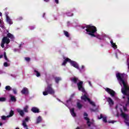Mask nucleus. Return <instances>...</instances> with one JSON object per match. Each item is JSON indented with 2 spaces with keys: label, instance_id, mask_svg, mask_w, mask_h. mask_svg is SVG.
Returning a JSON list of instances; mask_svg holds the SVG:
<instances>
[{
  "label": "nucleus",
  "instance_id": "nucleus-51",
  "mask_svg": "<svg viewBox=\"0 0 129 129\" xmlns=\"http://www.w3.org/2000/svg\"><path fill=\"white\" fill-rule=\"evenodd\" d=\"M92 111H95V110L92 109Z\"/></svg>",
  "mask_w": 129,
  "mask_h": 129
},
{
  "label": "nucleus",
  "instance_id": "nucleus-41",
  "mask_svg": "<svg viewBox=\"0 0 129 129\" xmlns=\"http://www.w3.org/2000/svg\"><path fill=\"white\" fill-rule=\"evenodd\" d=\"M88 82L90 86H92V85L91 84V81H88Z\"/></svg>",
  "mask_w": 129,
  "mask_h": 129
},
{
  "label": "nucleus",
  "instance_id": "nucleus-59",
  "mask_svg": "<svg viewBox=\"0 0 129 129\" xmlns=\"http://www.w3.org/2000/svg\"><path fill=\"white\" fill-rule=\"evenodd\" d=\"M116 108H117V106H116Z\"/></svg>",
  "mask_w": 129,
  "mask_h": 129
},
{
  "label": "nucleus",
  "instance_id": "nucleus-28",
  "mask_svg": "<svg viewBox=\"0 0 129 129\" xmlns=\"http://www.w3.org/2000/svg\"><path fill=\"white\" fill-rule=\"evenodd\" d=\"M88 102H89L90 104H91V105H92L93 106H96L95 105V103H94V102H93L92 101H91V100H90L89 101H88Z\"/></svg>",
  "mask_w": 129,
  "mask_h": 129
},
{
  "label": "nucleus",
  "instance_id": "nucleus-20",
  "mask_svg": "<svg viewBox=\"0 0 129 129\" xmlns=\"http://www.w3.org/2000/svg\"><path fill=\"white\" fill-rule=\"evenodd\" d=\"M14 114H15V111H14L13 110H11L9 113V115H7V117H12Z\"/></svg>",
  "mask_w": 129,
  "mask_h": 129
},
{
  "label": "nucleus",
  "instance_id": "nucleus-7",
  "mask_svg": "<svg viewBox=\"0 0 129 129\" xmlns=\"http://www.w3.org/2000/svg\"><path fill=\"white\" fill-rule=\"evenodd\" d=\"M121 116L123 118H124V122L125 123L126 125H127L128 126H129V116L127 114H125L123 112H122L121 113Z\"/></svg>",
  "mask_w": 129,
  "mask_h": 129
},
{
  "label": "nucleus",
  "instance_id": "nucleus-13",
  "mask_svg": "<svg viewBox=\"0 0 129 129\" xmlns=\"http://www.w3.org/2000/svg\"><path fill=\"white\" fill-rule=\"evenodd\" d=\"M107 101L108 102L109 105H113L114 104V102L112 99L110 97H108L107 98Z\"/></svg>",
  "mask_w": 129,
  "mask_h": 129
},
{
  "label": "nucleus",
  "instance_id": "nucleus-12",
  "mask_svg": "<svg viewBox=\"0 0 129 129\" xmlns=\"http://www.w3.org/2000/svg\"><path fill=\"white\" fill-rule=\"evenodd\" d=\"M2 42L5 43V44H10V42H11V40L9 38H8V37H3Z\"/></svg>",
  "mask_w": 129,
  "mask_h": 129
},
{
  "label": "nucleus",
  "instance_id": "nucleus-54",
  "mask_svg": "<svg viewBox=\"0 0 129 129\" xmlns=\"http://www.w3.org/2000/svg\"><path fill=\"white\" fill-rule=\"evenodd\" d=\"M72 16H73V14H72V15L71 16V17H72Z\"/></svg>",
  "mask_w": 129,
  "mask_h": 129
},
{
  "label": "nucleus",
  "instance_id": "nucleus-29",
  "mask_svg": "<svg viewBox=\"0 0 129 129\" xmlns=\"http://www.w3.org/2000/svg\"><path fill=\"white\" fill-rule=\"evenodd\" d=\"M34 72L36 73L37 77H40V76H41V74H40V73L38 71L34 70Z\"/></svg>",
  "mask_w": 129,
  "mask_h": 129
},
{
  "label": "nucleus",
  "instance_id": "nucleus-35",
  "mask_svg": "<svg viewBox=\"0 0 129 129\" xmlns=\"http://www.w3.org/2000/svg\"><path fill=\"white\" fill-rule=\"evenodd\" d=\"M25 59L27 62H30V60H31V58H30V57H25Z\"/></svg>",
  "mask_w": 129,
  "mask_h": 129
},
{
  "label": "nucleus",
  "instance_id": "nucleus-14",
  "mask_svg": "<svg viewBox=\"0 0 129 129\" xmlns=\"http://www.w3.org/2000/svg\"><path fill=\"white\" fill-rule=\"evenodd\" d=\"M31 111L34 112V113H39L40 112V109L36 107H33L31 109Z\"/></svg>",
  "mask_w": 129,
  "mask_h": 129
},
{
  "label": "nucleus",
  "instance_id": "nucleus-56",
  "mask_svg": "<svg viewBox=\"0 0 129 129\" xmlns=\"http://www.w3.org/2000/svg\"><path fill=\"white\" fill-rule=\"evenodd\" d=\"M2 22H1V19H0V24H1Z\"/></svg>",
  "mask_w": 129,
  "mask_h": 129
},
{
  "label": "nucleus",
  "instance_id": "nucleus-11",
  "mask_svg": "<svg viewBox=\"0 0 129 129\" xmlns=\"http://www.w3.org/2000/svg\"><path fill=\"white\" fill-rule=\"evenodd\" d=\"M21 92L22 94L28 95L29 94V89H28V88L24 87L23 88Z\"/></svg>",
  "mask_w": 129,
  "mask_h": 129
},
{
  "label": "nucleus",
  "instance_id": "nucleus-3",
  "mask_svg": "<svg viewBox=\"0 0 129 129\" xmlns=\"http://www.w3.org/2000/svg\"><path fill=\"white\" fill-rule=\"evenodd\" d=\"M86 31L87 32V34L91 36V37H96V35L94 34L95 33L97 32V29L94 26H92L91 25H88L86 26Z\"/></svg>",
  "mask_w": 129,
  "mask_h": 129
},
{
  "label": "nucleus",
  "instance_id": "nucleus-42",
  "mask_svg": "<svg viewBox=\"0 0 129 129\" xmlns=\"http://www.w3.org/2000/svg\"><path fill=\"white\" fill-rule=\"evenodd\" d=\"M55 2L57 4H59V0H55Z\"/></svg>",
  "mask_w": 129,
  "mask_h": 129
},
{
  "label": "nucleus",
  "instance_id": "nucleus-17",
  "mask_svg": "<svg viewBox=\"0 0 129 129\" xmlns=\"http://www.w3.org/2000/svg\"><path fill=\"white\" fill-rule=\"evenodd\" d=\"M70 112L72 116L74 117L76 116V113H75V108H72L70 109Z\"/></svg>",
  "mask_w": 129,
  "mask_h": 129
},
{
  "label": "nucleus",
  "instance_id": "nucleus-16",
  "mask_svg": "<svg viewBox=\"0 0 129 129\" xmlns=\"http://www.w3.org/2000/svg\"><path fill=\"white\" fill-rule=\"evenodd\" d=\"M10 101H12V102H16L17 101V98L15 96L13 95H10Z\"/></svg>",
  "mask_w": 129,
  "mask_h": 129
},
{
  "label": "nucleus",
  "instance_id": "nucleus-50",
  "mask_svg": "<svg viewBox=\"0 0 129 129\" xmlns=\"http://www.w3.org/2000/svg\"><path fill=\"white\" fill-rule=\"evenodd\" d=\"M19 19H20V20H22L23 19V18L22 17H20Z\"/></svg>",
  "mask_w": 129,
  "mask_h": 129
},
{
  "label": "nucleus",
  "instance_id": "nucleus-19",
  "mask_svg": "<svg viewBox=\"0 0 129 129\" xmlns=\"http://www.w3.org/2000/svg\"><path fill=\"white\" fill-rule=\"evenodd\" d=\"M84 118L85 119V120H87V123L88 126H90V125H91V124L90 123V119H89V118L88 117H84Z\"/></svg>",
  "mask_w": 129,
  "mask_h": 129
},
{
  "label": "nucleus",
  "instance_id": "nucleus-25",
  "mask_svg": "<svg viewBox=\"0 0 129 129\" xmlns=\"http://www.w3.org/2000/svg\"><path fill=\"white\" fill-rule=\"evenodd\" d=\"M77 107H78V108H79V109H81V108H82L83 105L80 102H78L77 104Z\"/></svg>",
  "mask_w": 129,
  "mask_h": 129
},
{
  "label": "nucleus",
  "instance_id": "nucleus-36",
  "mask_svg": "<svg viewBox=\"0 0 129 129\" xmlns=\"http://www.w3.org/2000/svg\"><path fill=\"white\" fill-rule=\"evenodd\" d=\"M4 67H8V66H9V64L8 63V62H5L4 63Z\"/></svg>",
  "mask_w": 129,
  "mask_h": 129
},
{
  "label": "nucleus",
  "instance_id": "nucleus-53",
  "mask_svg": "<svg viewBox=\"0 0 129 129\" xmlns=\"http://www.w3.org/2000/svg\"><path fill=\"white\" fill-rule=\"evenodd\" d=\"M45 14L44 13V14H43V17L45 16Z\"/></svg>",
  "mask_w": 129,
  "mask_h": 129
},
{
  "label": "nucleus",
  "instance_id": "nucleus-9",
  "mask_svg": "<svg viewBox=\"0 0 129 129\" xmlns=\"http://www.w3.org/2000/svg\"><path fill=\"white\" fill-rule=\"evenodd\" d=\"M30 120V118L29 117H26L25 119L22 121V125L26 129H29L28 127V125H27V123Z\"/></svg>",
  "mask_w": 129,
  "mask_h": 129
},
{
  "label": "nucleus",
  "instance_id": "nucleus-58",
  "mask_svg": "<svg viewBox=\"0 0 129 129\" xmlns=\"http://www.w3.org/2000/svg\"><path fill=\"white\" fill-rule=\"evenodd\" d=\"M69 101V100H68V101H67V102H68Z\"/></svg>",
  "mask_w": 129,
  "mask_h": 129
},
{
  "label": "nucleus",
  "instance_id": "nucleus-37",
  "mask_svg": "<svg viewBox=\"0 0 129 129\" xmlns=\"http://www.w3.org/2000/svg\"><path fill=\"white\" fill-rule=\"evenodd\" d=\"M84 117H87L88 116V114H87V113H86V112H84Z\"/></svg>",
  "mask_w": 129,
  "mask_h": 129
},
{
  "label": "nucleus",
  "instance_id": "nucleus-31",
  "mask_svg": "<svg viewBox=\"0 0 129 129\" xmlns=\"http://www.w3.org/2000/svg\"><path fill=\"white\" fill-rule=\"evenodd\" d=\"M4 58L5 60H6L7 61H9V59H8V57H7V53H6V52H4Z\"/></svg>",
  "mask_w": 129,
  "mask_h": 129
},
{
  "label": "nucleus",
  "instance_id": "nucleus-33",
  "mask_svg": "<svg viewBox=\"0 0 129 129\" xmlns=\"http://www.w3.org/2000/svg\"><path fill=\"white\" fill-rule=\"evenodd\" d=\"M5 44H6L5 42H1V46L2 48H5Z\"/></svg>",
  "mask_w": 129,
  "mask_h": 129
},
{
  "label": "nucleus",
  "instance_id": "nucleus-21",
  "mask_svg": "<svg viewBox=\"0 0 129 129\" xmlns=\"http://www.w3.org/2000/svg\"><path fill=\"white\" fill-rule=\"evenodd\" d=\"M110 43L112 45V48H113L114 49H117V45H116V44H115V43H113V41L111 40Z\"/></svg>",
  "mask_w": 129,
  "mask_h": 129
},
{
  "label": "nucleus",
  "instance_id": "nucleus-10",
  "mask_svg": "<svg viewBox=\"0 0 129 129\" xmlns=\"http://www.w3.org/2000/svg\"><path fill=\"white\" fill-rule=\"evenodd\" d=\"M101 118H102V120L104 122H105V123H106V122H107V117L106 116H103V115H102V114H100V116H98V119H101Z\"/></svg>",
  "mask_w": 129,
  "mask_h": 129
},
{
  "label": "nucleus",
  "instance_id": "nucleus-2",
  "mask_svg": "<svg viewBox=\"0 0 129 129\" xmlns=\"http://www.w3.org/2000/svg\"><path fill=\"white\" fill-rule=\"evenodd\" d=\"M77 86L79 91H81L84 93V95L82 96L81 97V99L84 100V101H89L90 99L87 96V93H86L85 89L83 87V82L80 81L78 83Z\"/></svg>",
  "mask_w": 129,
  "mask_h": 129
},
{
  "label": "nucleus",
  "instance_id": "nucleus-30",
  "mask_svg": "<svg viewBox=\"0 0 129 129\" xmlns=\"http://www.w3.org/2000/svg\"><path fill=\"white\" fill-rule=\"evenodd\" d=\"M6 90H7L8 91H10V90L12 89V88L10 86H7L5 87Z\"/></svg>",
  "mask_w": 129,
  "mask_h": 129
},
{
  "label": "nucleus",
  "instance_id": "nucleus-24",
  "mask_svg": "<svg viewBox=\"0 0 129 129\" xmlns=\"http://www.w3.org/2000/svg\"><path fill=\"white\" fill-rule=\"evenodd\" d=\"M55 81L56 83H59V81H61V79L60 77H55L54 78Z\"/></svg>",
  "mask_w": 129,
  "mask_h": 129
},
{
  "label": "nucleus",
  "instance_id": "nucleus-1",
  "mask_svg": "<svg viewBox=\"0 0 129 129\" xmlns=\"http://www.w3.org/2000/svg\"><path fill=\"white\" fill-rule=\"evenodd\" d=\"M126 76L127 77V75L124 74V73L120 74L119 73H116V77L119 81V84L121 86L123 84V88H121V93L123 95H125L127 97V101L126 105H127L129 103V86L126 84L125 81L123 79L124 77Z\"/></svg>",
  "mask_w": 129,
  "mask_h": 129
},
{
  "label": "nucleus",
  "instance_id": "nucleus-18",
  "mask_svg": "<svg viewBox=\"0 0 129 129\" xmlns=\"http://www.w3.org/2000/svg\"><path fill=\"white\" fill-rule=\"evenodd\" d=\"M7 22L9 23L10 25H13V21H12V19L10 18L9 16H6Z\"/></svg>",
  "mask_w": 129,
  "mask_h": 129
},
{
  "label": "nucleus",
  "instance_id": "nucleus-46",
  "mask_svg": "<svg viewBox=\"0 0 129 129\" xmlns=\"http://www.w3.org/2000/svg\"><path fill=\"white\" fill-rule=\"evenodd\" d=\"M124 111H126V107H124Z\"/></svg>",
  "mask_w": 129,
  "mask_h": 129
},
{
  "label": "nucleus",
  "instance_id": "nucleus-22",
  "mask_svg": "<svg viewBox=\"0 0 129 129\" xmlns=\"http://www.w3.org/2000/svg\"><path fill=\"white\" fill-rule=\"evenodd\" d=\"M7 37L10 38V39H12V40L13 39H15V37H14V35L12 34L11 33H8L7 34Z\"/></svg>",
  "mask_w": 129,
  "mask_h": 129
},
{
  "label": "nucleus",
  "instance_id": "nucleus-38",
  "mask_svg": "<svg viewBox=\"0 0 129 129\" xmlns=\"http://www.w3.org/2000/svg\"><path fill=\"white\" fill-rule=\"evenodd\" d=\"M116 121L114 120H110L108 121L109 123H114V122H116Z\"/></svg>",
  "mask_w": 129,
  "mask_h": 129
},
{
  "label": "nucleus",
  "instance_id": "nucleus-40",
  "mask_svg": "<svg viewBox=\"0 0 129 129\" xmlns=\"http://www.w3.org/2000/svg\"><path fill=\"white\" fill-rule=\"evenodd\" d=\"M35 29V26H30V30H34Z\"/></svg>",
  "mask_w": 129,
  "mask_h": 129
},
{
  "label": "nucleus",
  "instance_id": "nucleus-55",
  "mask_svg": "<svg viewBox=\"0 0 129 129\" xmlns=\"http://www.w3.org/2000/svg\"><path fill=\"white\" fill-rule=\"evenodd\" d=\"M16 129H20V128H18V127H17V128H16Z\"/></svg>",
  "mask_w": 129,
  "mask_h": 129
},
{
  "label": "nucleus",
  "instance_id": "nucleus-48",
  "mask_svg": "<svg viewBox=\"0 0 129 129\" xmlns=\"http://www.w3.org/2000/svg\"><path fill=\"white\" fill-rule=\"evenodd\" d=\"M74 95H75V94H72V96L73 97V96H74Z\"/></svg>",
  "mask_w": 129,
  "mask_h": 129
},
{
  "label": "nucleus",
  "instance_id": "nucleus-43",
  "mask_svg": "<svg viewBox=\"0 0 129 129\" xmlns=\"http://www.w3.org/2000/svg\"><path fill=\"white\" fill-rule=\"evenodd\" d=\"M3 57H4V55H3V54L0 55V59H2V58H3Z\"/></svg>",
  "mask_w": 129,
  "mask_h": 129
},
{
  "label": "nucleus",
  "instance_id": "nucleus-57",
  "mask_svg": "<svg viewBox=\"0 0 129 129\" xmlns=\"http://www.w3.org/2000/svg\"><path fill=\"white\" fill-rule=\"evenodd\" d=\"M2 85V84H1V83H0V87H1V86Z\"/></svg>",
  "mask_w": 129,
  "mask_h": 129
},
{
  "label": "nucleus",
  "instance_id": "nucleus-23",
  "mask_svg": "<svg viewBox=\"0 0 129 129\" xmlns=\"http://www.w3.org/2000/svg\"><path fill=\"white\" fill-rule=\"evenodd\" d=\"M41 121H42V117H41V116H39L36 119V123H40V122Z\"/></svg>",
  "mask_w": 129,
  "mask_h": 129
},
{
  "label": "nucleus",
  "instance_id": "nucleus-34",
  "mask_svg": "<svg viewBox=\"0 0 129 129\" xmlns=\"http://www.w3.org/2000/svg\"><path fill=\"white\" fill-rule=\"evenodd\" d=\"M2 119L3 120H6L7 119V116L3 115L2 116Z\"/></svg>",
  "mask_w": 129,
  "mask_h": 129
},
{
  "label": "nucleus",
  "instance_id": "nucleus-26",
  "mask_svg": "<svg viewBox=\"0 0 129 129\" xmlns=\"http://www.w3.org/2000/svg\"><path fill=\"white\" fill-rule=\"evenodd\" d=\"M63 33L66 37H67L68 38H69V37H70V36L69 35V33L68 31L64 30Z\"/></svg>",
  "mask_w": 129,
  "mask_h": 129
},
{
  "label": "nucleus",
  "instance_id": "nucleus-27",
  "mask_svg": "<svg viewBox=\"0 0 129 129\" xmlns=\"http://www.w3.org/2000/svg\"><path fill=\"white\" fill-rule=\"evenodd\" d=\"M6 100H7L6 97H0V102H4Z\"/></svg>",
  "mask_w": 129,
  "mask_h": 129
},
{
  "label": "nucleus",
  "instance_id": "nucleus-32",
  "mask_svg": "<svg viewBox=\"0 0 129 129\" xmlns=\"http://www.w3.org/2000/svg\"><path fill=\"white\" fill-rule=\"evenodd\" d=\"M13 92L14 94H18V92L17 91V89H13Z\"/></svg>",
  "mask_w": 129,
  "mask_h": 129
},
{
  "label": "nucleus",
  "instance_id": "nucleus-52",
  "mask_svg": "<svg viewBox=\"0 0 129 129\" xmlns=\"http://www.w3.org/2000/svg\"><path fill=\"white\" fill-rule=\"evenodd\" d=\"M122 98H123V99H124V98H125V97L123 96V97H122Z\"/></svg>",
  "mask_w": 129,
  "mask_h": 129
},
{
  "label": "nucleus",
  "instance_id": "nucleus-47",
  "mask_svg": "<svg viewBox=\"0 0 129 129\" xmlns=\"http://www.w3.org/2000/svg\"><path fill=\"white\" fill-rule=\"evenodd\" d=\"M2 125H3V123L0 122V126H2Z\"/></svg>",
  "mask_w": 129,
  "mask_h": 129
},
{
  "label": "nucleus",
  "instance_id": "nucleus-15",
  "mask_svg": "<svg viewBox=\"0 0 129 129\" xmlns=\"http://www.w3.org/2000/svg\"><path fill=\"white\" fill-rule=\"evenodd\" d=\"M71 81H72V82H73V83H74L75 84H78L77 82H78L79 80H78V78H76L75 77L74 78H72L71 79Z\"/></svg>",
  "mask_w": 129,
  "mask_h": 129
},
{
  "label": "nucleus",
  "instance_id": "nucleus-5",
  "mask_svg": "<svg viewBox=\"0 0 129 129\" xmlns=\"http://www.w3.org/2000/svg\"><path fill=\"white\" fill-rule=\"evenodd\" d=\"M63 59L64 60L62 63V66H66V64H67V62H69V63H70L71 65H72L73 67L76 68L77 69H79V66L78 65V63H77L76 61L72 60L70 58L68 57H63Z\"/></svg>",
  "mask_w": 129,
  "mask_h": 129
},
{
  "label": "nucleus",
  "instance_id": "nucleus-49",
  "mask_svg": "<svg viewBox=\"0 0 129 129\" xmlns=\"http://www.w3.org/2000/svg\"><path fill=\"white\" fill-rule=\"evenodd\" d=\"M84 68V66H82V69H83Z\"/></svg>",
  "mask_w": 129,
  "mask_h": 129
},
{
  "label": "nucleus",
  "instance_id": "nucleus-45",
  "mask_svg": "<svg viewBox=\"0 0 129 129\" xmlns=\"http://www.w3.org/2000/svg\"><path fill=\"white\" fill-rule=\"evenodd\" d=\"M0 17H3V13L0 12Z\"/></svg>",
  "mask_w": 129,
  "mask_h": 129
},
{
  "label": "nucleus",
  "instance_id": "nucleus-4",
  "mask_svg": "<svg viewBox=\"0 0 129 129\" xmlns=\"http://www.w3.org/2000/svg\"><path fill=\"white\" fill-rule=\"evenodd\" d=\"M52 86V84L47 85V87L45 88V91L43 92V95H44V96L48 95V94H50V95H54V94H55V90H54Z\"/></svg>",
  "mask_w": 129,
  "mask_h": 129
},
{
  "label": "nucleus",
  "instance_id": "nucleus-6",
  "mask_svg": "<svg viewBox=\"0 0 129 129\" xmlns=\"http://www.w3.org/2000/svg\"><path fill=\"white\" fill-rule=\"evenodd\" d=\"M28 109H29V106L26 105L25 106V107H24L23 110H21V109H17V112H18V113H19V114H20V115H21V116L23 117L24 115H25L24 112H26V113L29 112V110H28Z\"/></svg>",
  "mask_w": 129,
  "mask_h": 129
},
{
  "label": "nucleus",
  "instance_id": "nucleus-8",
  "mask_svg": "<svg viewBox=\"0 0 129 129\" xmlns=\"http://www.w3.org/2000/svg\"><path fill=\"white\" fill-rule=\"evenodd\" d=\"M105 90V91L107 92V93H108L111 95V96H112V97H114V96H115V92H114L113 90L109 88H106Z\"/></svg>",
  "mask_w": 129,
  "mask_h": 129
},
{
  "label": "nucleus",
  "instance_id": "nucleus-44",
  "mask_svg": "<svg viewBox=\"0 0 129 129\" xmlns=\"http://www.w3.org/2000/svg\"><path fill=\"white\" fill-rule=\"evenodd\" d=\"M50 0H44L45 3H48Z\"/></svg>",
  "mask_w": 129,
  "mask_h": 129
},
{
  "label": "nucleus",
  "instance_id": "nucleus-39",
  "mask_svg": "<svg viewBox=\"0 0 129 129\" xmlns=\"http://www.w3.org/2000/svg\"><path fill=\"white\" fill-rule=\"evenodd\" d=\"M126 64L128 65V69H129V58L127 59Z\"/></svg>",
  "mask_w": 129,
  "mask_h": 129
}]
</instances>
